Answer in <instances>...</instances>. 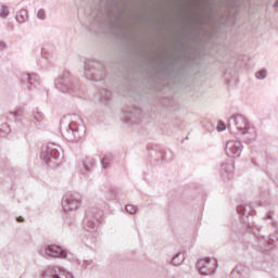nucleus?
Listing matches in <instances>:
<instances>
[{
    "label": "nucleus",
    "mask_w": 278,
    "mask_h": 278,
    "mask_svg": "<svg viewBox=\"0 0 278 278\" xmlns=\"http://www.w3.org/2000/svg\"><path fill=\"white\" fill-rule=\"evenodd\" d=\"M11 116H13L14 118H18V116H21V111H11L10 112Z\"/></svg>",
    "instance_id": "obj_23"
},
{
    "label": "nucleus",
    "mask_w": 278,
    "mask_h": 278,
    "mask_svg": "<svg viewBox=\"0 0 278 278\" xmlns=\"http://www.w3.org/2000/svg\"><path fill=\"white\" fill-rule=\"evenodd\" d=\"M223 177H227V179H231L233 177V164L232 163H226L222 165Z\"/></svg>",
    "instance_id": "obj_13"
},
{
    "label": "nucleus",
    "mask_w": 278,
    "mask_h": 278,
    "mask_svg": "<svg viewBox=\"0 0 278 278\" xmlns=\"http://www.w3.org/2000/svg\"><path fill=\"white\" fill-rule=\"evenodd\" d=\"M266 75H267L266 70H262V71L256 73V78L257 79H266Z\"/></svg>",
    "instance_id": "obj_21"
},
{
    "label": "nucleus",
    "mask_w": 278,
    "mask_h": 278,
    "mask_svg": "<svg viewBox=\"0 0 278 278\" xmlns=\"http://www.w3.org/2000/svg\"><path fill=\"white\" fill-rule=\"evenodd\" d=\"M8 14H10V11L8 10V7H2L0 11V16L2 18H8Z\"/></svg>",
    "instance_id": "obj_19"
},
{
    "label": "nucleus",
    "mask_w": 278,
    "mask_h": 278,
    "mask_svg": "<svg viewBox=\"0 0 278 278\" xmlns=\"http://www.w3.org/2000/svg\"><path fill=\"white\" fill-rule=\"evenodd\" d=\"M0 47H1L2 49H5V42L0 41Z\"/></svg>",
    "instance_id": "obj_28"
},
{
    "label": "nucleus",
    "mask_w": 278,
    "mask_h": 278,
    "mask_svg": "<svg viewBox=\"0 0 278 278\" xmlns=\"http://www.w3.org/2000/svg\"><path fill=\"white\" fill-rule=\"evenodd\" d=\"M257 245L261 251H268V238L266 237H258Z\"/></svg>",
    "instance_id": "obj_16"
},
{
    "label": "nucleus",
    "mask_w": 278,
    "mask_h": 278,
    "mask_svg": "<svg viewBox=\"0 0 278 278\" xmlns=\"http://www.w3.org/2000/svg\"><path fill=\"white\" fill-rule=\"evenodd\" d=\"M228 128L238 130L241 136H248V142H253L257 138V130L244 115H232L228 119Z\"/></svg>",
    "instance_id": "obj_1"
},
{
    "label": "nucleus",
    "mask_w": 278,
    "mask_h": 278,
    "mask_svg": "<svg viewBox=\"0 0 278 278\" xmlns=\"http://www.w3.org/2000/svg\"><path fill=\"white\" fill-rule=\"evenodd\" d=\"M15 18L17 23H27V21H29V14L27 13V10L22 9L17 12V15Z\"/></svg>",
    "instance_id": "obj_14"
},
{
    "label": "nucleus",
    "mask_w": 278,
    "mask_h": 278,
    "mask_svg": "<svg viewBox=\"0 0 278 278\" xmlns=\"http://www.w3.org/2000/svg\"><path fill=\"white\" fill-rule=\"evenodd\" d=\"M54 86L61 92H67L68 94H75L77 92V86L73 84L71 79V73L63 72L55 80Z\"/></svg>",
    "instance_id": "obj_5"
},
{
    "label": "nucleus",
    "mask_w": 278,
    "mask_h": 278,
    "mask_svg": "<svg viewBox=\"0 0 278 278\" xmlns=\"http://www.w3.org/2000/svg\"><path fill=\"white\" fill-rule=\"evenodd\" d=\"M17 223H23V217H17Z\"/></svg>",
    "instance_id": "obj_29"
},
{
    "label": "nucleus",
    "mask_w": 278,
    "mask_h": 278,
    "mask_svg": "<svg viewBox=\"0 0 278 278\" xmlns=\"http://www.w3.org/2000/svg\"><path fill=\"white\" fill-rule=\"evenodd\" d=\"M274 8H275L276 12H278V0H277L276 3L274 4Z\"/></svg>",
    "instance_id": "obj_27"
},
{
    "label": "nucleus",
    "mask_w": 278,
    "mask_h": 278,
    "mask_svg": "<svg viewBox=\"0 0 278 278\" xmlns=\"http://www.w3.org/2000/svg\"><path fill=\"white\" fill-rule=\"evenodd\" d=\"M126 212H128V214H136V212H138V207L131 204H128L126 205Z\"/></svg>",
    "instance_id": "obj_18"
},
{
    "label": "nucleus",
    "mask_w": 278,
    "mask_h": 278,
    "mask_svg": "<svg viewBox=\"0 0 278 278\" xmlns=\"http://www.w3.org/2000/svg\"><path fill=\"white\" fill-rule=\"evenodd\" d=\"M197 267L200 275H214L216 273V268H218V261L212 257L200 258L198 260Z\"/></svg>",
    "instance_id": "obj_6"
},
{
    "label": "nucleus",
    "mask_w": 278,
    "mask_h": 278,
    "mask_svg": "<svg viewBox=\"0 0 278 278\" xmlns=\"http://www.w3.org/2000/svg\"><path fill=\"white\" fill-rule=\"evenodd\" d=\"M37 18H39L40 21H45V18H47V13L43 11V9H40L37 12Z\"/></svg>",
    "instance_id": "obj_20"
},
{
    "label": "nucleus",
    "mask_w": 278,
    "mask_h": 278,
    "mask_svg": "<svg viewBox=\"0 0 278 278\" xmlns=\"http://www.w3.org/2000/svg\"><path fill=\"white\" fill-rule=\"evenodd\" d=\"M86 135V126L81 121V117L74 116V122L68 124V128L65 132V138L70 142H81L84 136Z\"/></svg>",
    "instance_id": "obj_2"
},
{
    "label": "nucleus",
    "mask_w": 278,
    "mask_h": 278,
    "mask_svg": "<svg viewBox=\"0 0 278 278\" xmlns=\"http://www.w3.org/2000/svg\"><path fill=\"white\" fill-rule=\"evenodd\" d=\"M35 121H37L38 123H40V121H42V114L41 113H37L35 116H34Z\"/></svg>",
    "instance_id": "obj_25"
},
{
    "label": "nucleus",
    "mask_w": 278,
    "mask_h": 278,
    "mask_svg": "<svg viewBox=\"0 0 278 278\" xmlns=\"http://www.w3.org/2000/svg\"><path fill=\"white\" fill-rule=\"evenodd\" d=\"M84 228L86 229V231H89V233H94L98 229L97 222L91 220L87 217L84 219Z\"/></svg>",
    "instance_id": "obj_11"
},
{
    "label": "nucleus",
    "mask_w": 278,
    "mask_h": 278,
    "mask_svg": "<svg viewBox=\"0 0 278 278\" xmlns=\"http://www.w3.org/2000/svg\"><path fill=\"white\" fill-rule=\"evenodd\" d=\"M62 147L55 143H48L41 151L40 159L48 166H58L60 164V157L62 156Z\"/></svg>",
    "instance_id": "obj_3"
},
{
    "label": "nucleus",
    "mask_w": 278,
    "mask_h": 278,
    "mask_svg": "<svg viewBox=\"0 0 278 278\" xmlns=\"http://www.w3.org/2000/svg\"><path fill=\"white\" fill-rule=\"evenodd\" d=\"M101 164H102L103 168H108V166L110 165V159L103 157L101 161Z\"/></svg>",
    "instance_id": "obj_22"
},
{
    "label": "nucleus",
    "mask_w": 278,
    "mask_h": 278,
    "mask_svg": "<svg viewBox=\"0 0 278 278\" xmlns=\"http://www.w3.org/2000/svg\"><path fill=\"white\" fill-rule=\"evenodd\" d=\"M218 131H225L226 126L224 123H219V126L217 127Z\"/></svg>",
    "instance_id": "obj_26"
},
{
    "label": "nucleus",
    "mask_w": 278,
    "mask_h": 278,
    "mask_svg": "<svg viewBox=\"0 0 278 278\" xmlns=\"http://www.w3.org/2000/svg\"><path fill=\"white\" fill-rule=\"evenodd\" d=\"M242 143L238 140H230L226 143V154L228 157H240Z\"/></svg>",
    "instance_id": "obj_10"
},
{
    "label": "nucleus",
    "mask_w": 278,
    "mask_h": 278,
    "mask_svg": "<svg viewBox=\"0 0 278 278\" xmlns=\"http://www.w3.org/2000/svg\"><path fill=\"white\" fill-rule=\"evenodd\" d=\"M109 199L111 201H114V199H116V190H114V189L111 190V194L109 195Z\"/></svg>",
    "instance_id": "obj_24"
},
{
    "label": "nucleus",
    "mask_w": 278,
    "mask_h": 278,
    "mask_svg": "<svg viewBox=\"0 0 278 278\" xmlns=\"http://www.w3.org/2000/svg\"><path fill=\"white\" fill-rule=\"evenodd\" d=\"M39 255H41L42 257H53V258L61 257V260H66L68 253L62 250V248L59 245L50 244L41 248L39 250Z\"/></svg>",
    "instance_id": "obj_7"
},
{
    "label": "nucleus",
    "mask_w": 278,
    "mask_h": 278,
    "mask_svg": "<svg viewBox=\"0 0 278 278\" xmlns=\"http://www.w3.org/2000/svg\"><path fill=\"white\" fill-rule=\"evenodd\" d=\"M83 166H84L85 170H89L88 166H86V163H83Z\"/></svg>",
    "instance_id": "obj_30"
},
{
    "label": "nucleus",
    "mask_w": 278,
    "mask_h": 278,
    "mask_svg": "<svg viewBox=\"0 0 278 278\" xmlns=\"http://www.w3.org/2000/svg\"><path fill=\"white\" fill-rule=\"evenodd\" d=\"M266 218H273V217L270 216V214H267V215H266Z\"/></svg>",
    "instance_id": "obj_31"
},
{
    "label": "nucleus",
    "mask_w": 278,
    "mask_h": 278,
    "mask_svg": "<svg viewBox=\"0 0 278 278\" xmlns=\"http://www.w3.org/2000/svg\"><path fill=\"white\" fill-rule=\"evenodd\" d=\"M90 164H91V166H92V164H94V162H91Z\"/></svg>",
    "instance_id": "obj_32"
},
{
    "label": "nucleus",
    "mask_w": 278,
    "mask_h": 278,
    "mask_svg": "<svg viewBox=\"0 0 278 278\" xmlns=\"http://www.w3.org/2000/svg\"><path fill=\"white\" fill-rule=\"evenodd\" d=\"M81 205V195L74 193L66 195L62 201L64 212H75Z\"/></svg>",
    "instance_id": "obj_8"
},
{
    "label": "nucleus",
    "mask_w": 278,
    "mask_h": 278,
    "mask_svg": "<svg viewBox=\"0 0 278 278\" xmlns=\"http://www.w3.org/2000/svg\"><path fill=\"white\" fill-rule=\"evenodd\" d=\"M100 99H102L103 101H110V99H112V91L108 89H102L100 91Z\"/></svg>",
    "instance_id": "obj_17"
},
{
    "label": "nucleus",
    "mask_w": 278,
    "mask_h": 278,
    "mask_svg": "<svg viewBox=\"0 0 278 278\" xmlns=\"http://www.w3.org/2000/svg\"><path fill=\"white\" fill-rule=\"evenodd\" d=\"M184 260H186V257L184 256V253H177L175 257L172 258V265L181 266L184 264Z\"/></svg>",
    "instance_id": "obj_15"
},
{
    "label": "nucleus",
    "mask_w": 278,
    "mask_h": 278,
    "mask_svg": "<svg viewBox=\"0 0 278 278\" xmlns=\"http://www.w3.org/2000/svg\"><path fill=\"white\" fill-rule=\"evenodd\" d=\"M85 77L89 81H102L105 77V67L98 61L85 63Z\"/></svg>",
    "instance_id": "obj_4"
},
{
    "label": "nucleus",
    "mask_w": 278,
    "mask_h": 278,
    "mask_svg": "<svg viewBox=\"0 0 278 278\" xmlns=\"http://www.w3.org/2000/svg\"><path fill=\"white\" fill-rule=\"evenodd\" d=\"M43 278H73L71 271L65 270L62 267H52L43 271Z\"/></svg>",
    "instance_id": "obj_9"
},
{
    "label": "nucleus",
    "mask_w": 278,
    "mask_h": 278,
    "mask_svg": "<svg viewBox=\"0 0 278 278\" xmlns=\"http://www.w3.org/2000/svg\"><path fill=\"white\" fill-rule=\"evenodd\" d=\"M31 79H36V74H23L21 76L22 84H25L28 90H31V86H34Z\"/></svg>",
    "instance_id": "obj_12"
}]
</instances>
